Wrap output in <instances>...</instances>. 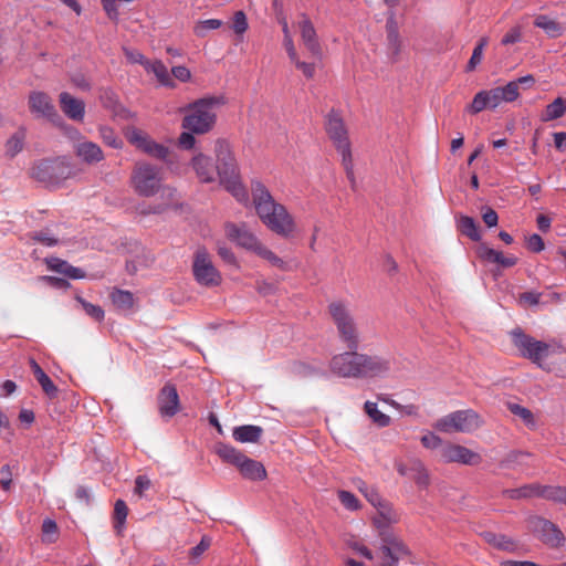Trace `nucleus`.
Masks as SVG:
<instances>
[{
  "mask_svg": "<svg viewBox=\"0 0 566 566\" xmlns=\"http://www.w3.org/2000/svg\"><path fill=\"white\" fill-rule=\"evenodd\" d=\"M217 165L210 157L199 154L192 159V167L202 182L214 180L217 172L220 185L223 186L239 202L247 203L249 195L242 185L235 158L230 149V144H218L216 149Z\"/></svg>",
  "mask_w": 566,
  "mask_h": 566,
  "instance_id": "obj_1",
  "label": "nucleus"
},
{
  "mask_svg": "<svg viewBox=\"0 0 566 566\" xmlns=\"http://www.w3.org/2000/svg\"><path fill=\"white\" fill-rule=\"evenodd\" d=\"M224 104L222 96H207L199 98L180 111L184 113L178 142H196L193 135H203L213 129L217 122V112Z\"/></svg>",
  "mask_w": 566,
  "mask_h": 566,
  "instance_id": "obj_2",
  "label": "nucleus"
},
{
  "mask_svg": "<svg viewBox=\"0 0 566 566\" xmlns=\"http://www.w3.org/2000/svg\"><path fill=\"white\" fill-rule=\"evenodd\" d=\"M251 191L255 211L261 221L276 234L289 237L294 230V221L286 208L277 203L259 180H252Z\"/></svg>",
  "mask_w": 566,
  "mask_h": 566,
  "instance_id": "obj_3",
  "label": "nucleus"
},
{
  "mask_svg": "<svg viewBox=\"0 0 566 566\" xmlns=\"http://www.w3.org/2000/svg\"><path fill=\"white\" fill-rule=\"evenodd\" d=\"M327 311L339 343L346 349H359L361 334L349 304L345 301H333L328 304Z\"/></svg>",
  "mask_w": 566,
  "mask_h": 566,
  "instance_id": "obj_4",
  "label": "nucleus"
},
{
  "mask_svg": "<svg viewBox=\"0 0 566 566\" xmlns=\"http://www.w3.org/2000/svg\"><path fill=\"white\" fill-rule=\"evenodd\" d=\"M75 175L76 169L66 156L38 160L31 169V177L48 188L60 187Z\"/></svg>",
  "mask_w": 566,
  "mask_h": 566,
  "instance_id": "obj_5",
  "label": "nucleus"
},
{
  "mask_svg": "<svg viewBox=\"0 0 566 566\" xmlns=\"http://www.w3.org/2000/svg\"><path fill=\"white\" fill-rule=\"evenodd\" d=\"M517 83L509 82L505 86H499L486 91H480L473 97L467 111L471 114H478L485 108L494 109L502 103H511L517 99Z\"/></svg>",
  "mask_w": 566,
  "mask_h": 566,
  "instance_id": "obj_6",
  "label": "nucleus"
},
{
  "mask_svg": "<svg viewBox=\"0 0 566 566\" xmlns=\"http://www.w3.org/2000/svg\"><path fill=\"white\" fill-rule=\"evenodd\" d=\"M130 184L138 196L153 197L161 189V169L148 163H137L132 171Z\"/></svg>",
  "mask_w": 566,
  "mask_h": 566,
  "instance_id": "obj_7",
  "label": "nucleus"
},
{
  "mask_svg": "<svg viewBox=\"0 0 566 566\" xmlns=\"http://www.w3.org/2000/svg\"><path fill=\"white\" fill-rule=\"evenodd\" d=\"M512 343L518 349L521 356L532 360L541 366V361L547 358L552 353V345L537 340L524 333L521 327H516L510 332Z\"/></svg>",
  "mask_w": 566,
  "mask_h": 566,
  "instance_id": "obj_8",
  "label": "nucleus"
},
{
  "mask_svg": "<svg viewBox=\"0 0 566 566\" xmlns=\"http://www.w3.org/2000/svg\"><path fill=\"white\" fill-rule=\"evenodd\" d=\"M482 426L478 412L472 409L457 410L442 418L436 423V429L442 432L470 433Z\"/></svg>",
  "mask_w": 566,
  "mask_h": 566,
  "instance_id": "obj_9",
  "label": "nucleus"
},
{
  "mask_svg": "<svg viewBox=\"0 0 566 566\" xmlns=\"http://www.w3.org/2000/svg\"><path fill=\"white\" fill-rule=\"evenodd\" d=\"M527 527L536 538L548 547L558 548L565 542V536L559 527L542 516H530L527 518Z\"/></svg>",
  "mask_w": 566,
  "mask_h": 566,
  "instance_id": "obj_10",
  "label": "nucleus"
},
{
  "mask_svg": "<svg viewBox=\"0 0 566 566\" xmlns=\"http://www.w3.org/2000/svg\"><path fill=\"white\" fill-rule=\"evenodd\" d=\"M192 273L195 280L203 286H217L221 282L220 272L213 265L205 248H199L195 253Z\"/></svg>",
  "mask_w": 566,
  "mask_h": 566,
  "instance_id": "obj_11",
  "label": "nucleus"
},
{
  "mask_svg": "<svg viewBox=\"0 0 566 566\" xmlns=\"http://www.w3.org/2000/svg\"><path fill=\"white\" fill-rule=\"evenodd\" d=\"M28 108L36 119H44L52 124L62 120L52 97L42 91H31L28 96Z\"/></svg>",
  "mask_w": 566,
  "mask_h": 566,
  "instance_id": "obj_12",
  "label": "nucleus"
},
{
  "mask_svg": "<svg viewBox=\"0 0 566 566\" xmlns=\"http://www.w3.org/2000/svg\"><path fill=\"white\" fill-rule=\"evenodd\" d=\"M381 544L379 554L381 566H398L399 560L409 555V549L405 543L391 533L381 532Z\"/></svg>",
  "mask_w": 566,
  "mask_h": 566,
  "instance_id": "obj_13",
  "label": "nucleus"
},
{
  "mask_svg": "<svg viewBox=\"0 0 566 566\" xmlns=\"http://www.w3.org/2000/svg\"><path fill=\"white\" fill-rule=\"evenodd\" d=\"M360 353L358 349H347L332 357V373L343 378L358 379Z\"/></svg>",
  "mask_w": 566,
  "mask_h": 566,
  "instance_id": "obj_14",
  "label": "nucleus"
},
{
  "mask_svg": "<svg viewBox=\"0 0 566 566\" xmlns=\"http://www.w3.org/2000/svg\"><path fill=\"white\" fill-rule=\"evenodd\" d=\"M358 379L386 377L391 368L389 357L360 353Z\"/></svg>",
  "mask_w": 566,
  "mask_h": 566,
  "instance_id": "obj_15",
  "label": "nucleus"
},
{
  "mask_svg": "<svg viewBox=\"0 0 566 566\" xmlns=\"http://www.w3.org/2000/svg\"><path fill=\"white\" fill-rule=\"evenodd\" d=\"M224 229L227 238L241 248L256 252L261 245L258 238L248 229L244 223L235 224L228 222L226 223Z\"/></svg>",
  "mask_w": 566,
  "mask_h": 566,
  "instance_id": "obj_16",
  "label": "nucleus"
},
{
  "mask_svg": "<svg viewBox=\"0 0 566 566\" xmlns=\"http://www.w3.org/2000/svg\"><path fill=\"white\" fill-rule=\"evenodd\" d=\"M444 462H457L465 465H478L482 458L479 453L459 444H446L441 449Z\"/></svg>",
  "mask_w": 566,
  "mask_h": 566,
  "instance_id": "obj_17",
  "label": "nucleus"
},
{
  "mask_svg": "<svg viewBox=\"0 0 566 566\" xmlns=\"http://www.w3.org/2000/svg\"><path fill=\"white\" fill-rule=\"evenodd\" d=\"M301 39L306 50L312 56L319 59L322 56V46L319 44L316 30L306 14H302L297 22Z\"/></svg>",
  "mask_w": 566,
  "mask_h": 566,
  "instance_id": "obj_18",
  "label": "nucleus"
},
{
  "mask_svg": "<svg viewBox=\"0 0 566 566\" xmlns=\"http://www.w3.org/2000/svg\"><path fill=\"white\" fill-rule=\"evenodd\" d=\"M158 409L161 417L171 418L179 411V396L174 385H165L158 395Z\"/></svg>",
  "mask_w": 566,
  "mask_h": 566,
  "instance_id": "obj_19",
  "label": "nucleus"
},
{
  "mask_svg": "<svg viewBox=\"0 0 566 566\" xmlns=\"http://www.w3.org/2000/svg\"><path fill=\"white\" fill-rule=\"evenodd\" d=\"M59 103L64 115L75 122H82L85 116L84 101L74 97L67 92H62L59 95Z\"/></svg>",
  "mask_w": 566,
  "mask_h": 566,
  "instance_id": "obj_20",
  "label": "nucleus"
},
{
  "mask_svg": "<svg viewBox=\"0 0 566 566\" xmlns=\"http://www.w3.org/2000/svg\"><path fill=\"white\" fill-rule=\"evenodd\" d=\"M387 31V57L390 63H397L401 59L402 41L397 30L394 18L388 19L386 24Z\"/></svg>",
  "mask_w": 566,
  "mask_h": 566,
  "instance_id": "obj_21",
  "label": "nucleus"
},
{
  "mask_svg": "<svg viewBox=\"0 0 566 566\" xmlns=\"http://www.w3.org/2000/svg\"><path fill=\"white\" fill-rule=\"evenodd\" d=\"M478 256L488 263H495L501 268H512L517 263V258L514 255L505 256L502 252L488 247L482 243L476 250Z\"/></svg>",
  "mask_w": 566,
  "mask_h": 566,
  "instance_id": "obj_22",
  "label": "nucleus"
},
{
  "mask_svg": "<svg viewBox=\"0 0 566 566\" xmlns=\"http://www.w3.org/2000/svg\"><path fill=\"white\" fill-rule=\"evenodd\" d=\"M325 127L329 138L334 142H344L347 139V130L338 111L332 109L326 115Z\"/></svg>",
  "mask_w": 566,
  "mask_h": 566,
  "instance_id": "obj_23",
  "label": "nucleus"
},
{
  "mask_svg": "<svg viewBox=\"0 0 566 566\" xmlns=\"http://www.w3.org/2000/svg\"><path fill=\"white\" fill-rule=\"evenodd\" d=\"M237 468L243 478L252 481H261L265 479L266 471L263 464L259 461L248 458L245 454L238 463Z\"/></svg>",
  "mask_w": 566,
  "mask_h": 566,
  "instance_id": "obj_24",
  "label": "nucleus"
},
{
  "mask_svg": "<svg viewBox=\"0 0 566 566\" xmlns=\"http://www.w3.org/2000/svg\"><path fill=\"white\" fill-rule=\"evenodd\" d=\"M263 433V429L254 424H243L233 428L232 437L241 443L259 442Z\"/></svg>",
  "mask_w": 566,
  "mask_h": 566,
  "instance_id": "obj_25",
  "label": "nucleus"
},
{
  "mask_svg": "<svg viewBox=\"0 0 566 566\" xmlns=\"http://www.w3.org/2000/svg\"><path fill=\"white\" fill-rule=\"evenodd\" d=\"M352 144H336L337 154L342 157V164L346 171L347 179L350 182V187L356 191V180L354 176V164H353V151L350 148Z\"/></svg>",
  "mask_w": 566,
  "mask_h": 566,
  "instance_id": "obj_26",
  "label": "nucleus"
},
{
  "mask_svg": "<svg viewBox=\"0 0 566 566\" xmlns=\"http://www.w3.org/2000/svg\"><path fill=\"white\" fill-rule=\"evenodd\" d=\"M31 368L44 394L49 398H55L57 396L56 386L34 359H31Z\"/></svg>",
  "mask_w": 566,
  "mask_h": 566,
  "instance_id": "obj_27",
  "label": "nucleus"
},
{
  "mask_svg": "<svg viewBox=\"0 0 566 566\" xmlns=\"http://www.w3.org/2000/svg\"><path fill=\"white\" fill-rule=\"evenodd\" d=\"M145 70L147 72H151L157 81L163 85V86H166V87H169V88H174L176 87V84L168 71V69L166 67V65L159 61V60H156V61H149L147 64H146V67Z\"/></svg>",
  "mask_w": 566,
  "mask_h": 566,
  "instance_id": "obj_28",
  "label": "nucleus"
},
{
  "mask_svg": "<svg viewBox=\"0 0 566 566\" xmlns=\"http://www.w3.org/2000/svg\"><path fill=\"white\" fill-rule=\"evenodd\" d=\"M214 452L220 457V459L223 462L230 463L235 467L244 457V454L241 451H239L231 444L224 442H217L214 444Z\"/></svg>",
  "mask_w": 566,
  "mask_h": 566,
  "instance_id": "obj_29",
  "label": "nucleus"
},
{
  "mask_svg": "<svg viewBox=\"0 0 566 566\" xmlns=\"http://www.w3.org/2000/svg\"><path fill=\"white\" fill-rule=\"evenodd\" d=\"M503 495L510 500L539 497V484L532 483L515 489H506L503 491Z\"/></svg>",
  "mask_w": 566,
  "mask_h": 566,
  "instance_id": "obj_30",
  "label": "nucleus"
},
{
  "mask_svg": "<svg viewBox=\"0 0 566 566\" xmlns=\"http://www.w3.org/2000/svg\"><path fill=\"white\" fill-rule=\"evenodd\" d=\"M376 509L378 517L374 518V523L378 528L387 527L389 524L398 522V514L388 502L384 501Z\"/></svg>",
  "mask_w": 566,
  "mask_h": 566,
  "instance_id": "obj_31",
  "label": "nucleus"
},
{
  "mask_svg": "<svg viewBox=\"0 0 566 566\" xmlns=\"http://www.w3.org/2000/svg\"><path fill=\"white\" fill-rule=\"evenodd\" d=\"M111 300L114 306L122 312L130 311L135 303L134 294L129 291L120 289H114L112 291Z\"/></svg>",
  "mask_w": 566,
  "mask_h": 566,
  "instance_id": "obj_32",
  "label": "nucleus"
},
{
  "mask_svg": "<svg viewBox=\"0 0 566 566\" xmlns=\"http://www.w3.org/2000/svg\"><path fill=\"white\" fill-rule=\"evenodd\" d=\"M158 193H160V197L164 200V203L149 207L147 212L161 213L167 207H169L178 201V192H177V189L174 187L164 186L161 184V189L159 190Z\"/></svg>",
  "mask_w": 566,
  "mask_h": 566,
  "instance_id": "obj_33",
  "label": "nucleus"
},
{
  "mask_svg": "<svg viewBox=\"0 0 566 566\" xmlns=\"http://www.w3.org/2000/svg\"><path fill=\"white\" fill-rule=\"evenodd\" d=\"M566 113V99L563 97L555 98L541 113L543 122H549L560 118Z\"/></svg>",
  "mask_w": 566,
  "mask_h": 566,
  "instance_id": "obj_34",
  "label": "nucleus"
},
{
  "mask_svg": "<svg viewBox=\"0 0 566 566\" xmlns=\"http://www.w3.org/2000/svg\"><path fill=\"white\" fill-rule=\"evenodd\" d=\"M76 155L87 164L97 163L103 159V151L97 144H77Z\"/></svg>",
  "mask_w": 566,
  "mask_h": 566,
  "instance_id": "obj_35",
  "label": "nucleus"
},
{
  "mask_svg": "<svg viewBox=\"0 0 566 566\" xmlns=\"http://www.w3.org/2000/svg\"><path fill=\"white\" fill-rule=\"evenodd\" d=\"M534 25L536 28H539L545 31V33L551 38H557L563 34V28L562 25L551 19L548 15L545 14H538L534 19Z\"/></svg>",
  "mask_w": 566,
  "mask_h": 566,
  "instance_id": "obj_36",
  "label": "nucleus"
},
{
  "mask_svg": "<svg viewBox=\"0 0 566 566\" xmlns=\"http://www.w3.org/2000/svg\"><path fill=\"white\" fill-rule=\"evenodd\" d=\"M458 230L472 241H480L481 233L479 231L478 224L472 217L469 216H460L457 221Z\"/></svg>",
  "mask_w": 566,
  "mask_h": 566,
  "instance_id": "obj_37",
  "label": "nucleus"
},
{
  "mask_svg": "<svg viewBox=\"0 0 566 566\" xmlns=\"http://www.w3.org/2000/svg\"><path fill=\"white\" fill-rule=\"evenodd\" d=\"M410 476L409 479L413 480L417 486L421 490H424L430 484V476L424 468L423 463L419 460H416L409 467Z\"/></svg>",
  "mask_w": 566,
  "mask_h": 566,
  "instance_id": "obj_38",
  "label": "nucleus"
},
{
  "mask_svg": "<svg viewBox=\"0 0 566 566\" xmlns=\"http://www.w3.org/2000/svg\"><path fill=\"white\" fill-rule=\"evenodd\" d=\"M539 497L553 501L555 503L565 504L566 488L539 484Z\"/></svg>",
  "mask_w": 566,
  "mask_h": 566,
  "instance_id": "obj_39",
  "label": "nucleus"
},
{
  "mask_svg": "<svg viewBox=\"0 0 566 566\" xmlns=\"http://www.w3.org/2000/svg\"><path fill=\"white\" fill-rule=\"evenodd\" d=\"M364 410L371 419V421L380 428L387 427L390 424V417L378 409L377 402L366 401L364 405Z\"/></svg>",
  "mask_w": 566,
  "mask_h": 566,
  "instance_id": "obj_40",
  "label": "nucleus"
},
{
  "mask_svg": "<svg viewBox=\"0 0 566 566\" xmlns=\"http://www.w3.org/2000/svg\"><path fill=\"white\" fill-rule=\"evenodd\" d=\"M507 409L511 411V413L518 417L527 428L534 429L536 427L534 415L526 407H523L515 402H509Z\"/></svg>",
  "mask_w": 566,
  "mask_h": 566,
  "instance_id": "obj_41",
  "label": "nucleus"
},
{
  "mask_svg": "<svg viewBox=\"0 0 566 566\" xmlns=\"http://www.w3.org/2000/svg\"><path fill=\"white\" fill-rule=\"evenodd\" d=\"M484 539L489 543L495 546L496 548L503 549V551H512L514 542L512 538L507 537L503 534H495L493 532H484L483 534Z\"/></svg>",
  "mask_w": 566,
  "mask_h": 566,
  "instance_id": "obj_42",
  "label": "nucleus"
},
{
  "mask_svg": "<svg viewBox=\"0 0 566 566\" xmlns=\"http://www.w3.org/2000/svg\"><path fill=\"white\" fill-rule=\"evenodd\" d=\"M223 21L220 19H207L196 22L193 27V33L198 38H206L211 30H217L223 25Z\"/></svg>",
  "mask_w": 566,
  "mask_h": 566,
  "instance_id": "obj_43",
  "label": "nucleus"
},
{
  "mask_svg": "<svg viewBox=\"0 0 566 566\" xmlns=\"http://www.w3.org/2000/svg\"><path fill=\"white\" fill-rule=\"evenodd\" d=\"M128 514V509L123 500H117L114 505V527L118 534L122 533L126 517Z\"/></svg>",
  "mask_w": 566,
  "mask_h": 566,
  "instance_id": "obj_44",
  "label": "nucleus"
},
{
  "mask_svg": "<svg viewBox=\"0 0 566 566\" xmlns=\"http://www.w3.org/2000/svg\"><path fill=\"white\" fill-rule=\"evenodd\" d=\"M142 151L164 161H169V150L165 144H136Z\"/></svg>",
  "mask_w": 566,
  "mask_h": 566,
  "instance_id": "obj_45",
  "label": "nucleus"
},
{
  "mask_svg": "<svg viewBox=\"0 0 566 566\" xmlns=\"http://www.w3.org/2000/svg\"><path fill=\"white\" fill-rule=\"evenodd\" d=\"M255 253L262 259L266 260L271 265L279 268L282 271H286L289 269L287 263L284 260H282L274 252L262 244Z\"/></svg>",
  "mask_w": 566,
  "mask_h": 566,
  "instance_id": "obj_46",
  "label": "nucleus"
},
{
  "mask_svg": "<svg viewBox=\"0 0 566 566\" xmlns=\"http://www.w3.org/2000/svg\"><path fill=\"white\" fill-rule=\"evenodd\" d=\"M489 43V38L483 36L479 40L478 44L475 45L472 55L468 62L467 70L473 71L479 63L482 61L483 56V50Z\"/></svg>",
  "mask_w": 566,
  "mask_h": 566,
  "instance_id": "obj_47",
  "label": "nucleus"
},
{
  "mask_svg": "<svg viewBox=\"0 0 566 566\" xmlns=\"http://www.w3.org/2000/svg\"><path fill=\"white\" fill-rule=\"evenodd\" d=\"M76 301L78 303H81L83 310L85 311V313L88 316H91L92 318H94L97 322L103 321L105 313L101 306L88 303L81 296H76Z\"/></svg>",
  "mask_w": 566,
  "mask_h": 566,
  "instance_id": "obj_48",
  "label": "nucleus"
},
{
  "mask_svg": "<svg viewBox=\"0 0 566 566\" xmlns=\"http://www.w3.org/2000/svg\"><path fill=\"white\" fill-rule=\"evenodd\" d=\"M249 28L247 15L243 11H235L232 18L231 29L235 34L242 35Z\"/></svg>",
  "mask_w": 566,
  "mask_h": 566,
  "instance_id": "obj_49",
  "label": "nucleus"
},
{
  "mask_svg": "<svg viewBox=\"0 0 566 566\" xmlns=\"http://www.w3.org/2000/svg\"><path fill=\"white\" fill-rule=\"evenodd\" d=\"M338 500L349 511H357L360 507L359 500L349 491H338Z\"/></svg>",
  "mask_w": 566,
  "mask_h": 566,
  "instance_id": "obj_50",
  "label": "nucleus"
},
{
  "mask_svg": "<svg viewBox=\"0 0 566 566\" xmlns=\"http://www.w3.org/2000/svg\"><path fill=\"white\" fill-rule=\"evenodd\" d=\"M123 52H124V55H125V57L127 59V61L129 63L140 64L144 67H146V64L149 62V60H147L144 56V54L142 52H139L138 50L129 49V48H123Z\"/></svg>",
  "mask_w": 566,
  "mask_h": 566,
  "instance_id": "obj_51",
  "label": "nucleus"
},
{
  "mask_svg": "<svg viewBox=\"0 0 566 566\" xmlns=\"http://www.w3.org/2000/svg\"><path fill=\"white\" fill-rule=\"evenodd\" d=\"M522 39V28L520 25H515L502 39L503 45L514 44L520 42Z\"/></svg>",
  "mask_w": 566,
  "mask_h": 566,
  "instance_id": "obj_52",
  "label": "nucleus"
},
{
  "mask_svg": "<svg viewBox=\"0 0 566 566\" xmlns=\"http://www.w3.org/2000/svg\"><path fill=\"white\" fill-rule=\"evenodd\" d=\"M210 542L208 536H202L201 541L189 551L190 557L199 558L209 548Z\"/></svg>",
  "mask_w": 566,
  "mask_h": 566,
  "instance_id": "obj_53",
  "label": "nucleus"
},
{
  "mask_svg": "<svg viewBox=\"0 0 566 566\" xmlns=\"http://www.w3.org/2000/svg\"><path fill=\"white\" fill-rule=\"evenodd\" d=\"M296 69L301 70L302 73L306 78H313L315 75V64L314 63H307L303 62L298 59V55L296 56V61H292Z\"/></svg>",
  "mask_w": 566,
  "mask_h": 566,
  "instance_id": "obj_54",
  "label": "nucleus"
},
{
  "mask_svg": "<svg viewBox=\"0 0 566 566\" xmlns=\"http://www.w3.org/2000/svg\"><path fill=\"white\" fill-rule=\"evenodd\" d=\"M42 532H43V536H44L43 541L52 543L53 539L50 538L49 536L54 535L57 532V525H56L55 521H53L51 518L44 520L43 524H42Z\"/></svg>",
  "mask_w": 566,
  "mask_h": 566,
  "instance_id": "obj_55",
  "label": "nucleus"
},
{
  "mask_svg": "<svg viewBox=\"0 0 566 566\" xmlns=\"http://www.w3.org/2000/svg\"><path fill=\"white\" fill-rule=\"evenodd\" d=\"M421 443L427 449H437L442 446V440L439 436L429 432L421 438Z\"/></svg>",
  "mask_w": 566,
  "mask_h": 566,
  "instance_id": "obj_56",
  "label": "nucleus"
},
{
  "mask_svg": "<svg viewBox=\"0 0 566 566\" xmlns=\"http://www.w3.org/2000/svg\"><path fill=\"white\" fill-rule=\"evenodd\" d=\"M67 263H69L67 261L59 259V258L46 259V264H48L49 269L54 272L61 273L63 275L67 268Z\"/></svg>",
  "mask_w": 566,
  "mask_h": 566,
  "instance_id": "obj_57",
  "label": "nucleus"
},
{
  "mask_svg": "<svg viewBox=\"0 0 566 566\" xmlns=\"http://www.w3.org/2000/svg\"><path fill=\"white\" fill-rule=\"evenodd\" d=\"M527 248L533 251V252H541L542 250H544V241L542 239L541 235H538L537 233H533L531 234L528 238H527Z\"/></svg>",
  "mask_w": 566,
  "mask_h": 566,
  "instance_id": "obj_58",
  "label": "nucleus"
},
{
  "mask_svg": "<svg viewBox=\"0 0 566 566\" xmlns=\"http://www.w3.org/2000/svg\"><path fill=\"white\" fill-rule=\"evenodd\" d=\"M125 138L127 142H146V136L143 130L137 129L135 127H126L125 128Z\"/></svg>",
  "mask_w": 566,
  "mask_h": 566,
  "instance_id": "obj_59",
  "label": "nucleus"
},
{
  "mask_svg": "<svg viewBox=\"0 0 566 566\" xmlns=\"http://www.w3.org/2000/svg\"><path fill=\"white\" fill-rule=\"evenodd\" d=\"M171 74L175 78H177L178 81L182 82V83H186L188 81H190L191 78V72L189 69H187L186 66H174L171 69Z\"/></svg>",
  "mask_w": 566,
  "mask_h": 566,
  "instance_id": "obj_60",
  "label": "nucleus"
},
{
  "mask_svg": "<svg viewBox=\"0 0 566 566\" xmlns=\"http://www.w3.org/2000/svg\"><path fill=\"white\" fill-rule=\"evenodd\" d=\"M33 239L46 247H54L57 244V239H55L54 237H52L49 232L46 231H39L36 232L34 235H33Z\"/></svg>",
  "mask_w": 566,
  "mask_h": 566,
  "instance_id": "obj_61",
  "label": "nucleus"
},
{
  "mask_svg": "<svg viewBox=\"0 0 566 566\" xmlns=\"http://www.w3.org/2000/svg\"><path fill=\"white\" fill-rule=\"evenodd\" d=\"M364 496L366 497V500L375 507H377L378 505H380L384 500L381 497V495L379 494L378 490L375 488V486H371L365 494Z\"/></svg>",
  "mask_w": 566,
  "mask_h": 566,
  "instance_id": "obj_62",
  "label": "nucleus"
},
{
  "mask_svg": "<svg viewBox=\"0 0 566 566\" xmlns=\"http://www.w3.org/2000/svg\"><path fill=\"white\" fill-rule=\"evenodd\" d=\"M482 219L489 228H492L497 224L499 216L494 209L486 208L482 214Z\"/></svg>",
  "mask_w": 566,
  "mask_h": 566,
  "instance_id": "obj_63",
  "label": "nucleus"
},
{
  "mask_svg": "<svg viewBox=\"0 0 566 566\" xmlns=\"http://www.w3.org/2000/svg\"><path fill=\"white\" fill-rule=\"evenodd\" d=\"M116 1L117 0H113V1H109V2L102 3L103 9L106 12L107 17L111 20H113V21H117L118 20V15H119Z\"/></svg>",
  "mask_w": 566,
  "mask_h": 566,
  "instance_id": "obj_64",
  "label": "nucleus"
}]
</instances>
